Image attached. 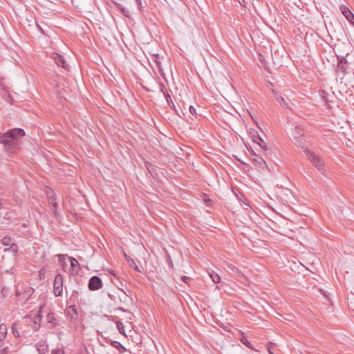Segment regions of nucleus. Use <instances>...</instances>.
Returning a JSON list of instances; mask_svg holds the SVG:
<instances>
[{
	"instance_id": "31",
	"label": "nucleus",
	"mask_w": 354,
	"mask_h": 354,
	"mask_svg": "<svg viewBox=\"0 0 354 354\" xmlns=\"http://www.w3.org/2000/svg\"><path fill=\"white\" fill-rule=\"evenodd\" d=\"M189 110L190 113L192 115H194V116H196L197 115L196 110V109L193 106H190Z\"/></svg>"
},
{
	"instance_id": "38",
	"label": "nucleus",
	"mask_w": 354,
	"mask_h": 354,
	"mask_svg": "<svg viewBox=\"0 0 354 354\" xmlns=\"http://www.w3.org/2000/svg\"><path fill=\"white\" fill-rule=\"evenodd\" d=\"M189 278L188 277H186V276H183V277H182V279H183L185 283H187V280H189Z\"/></svg>"
},
{
	"instance_id": "16",
	"label": "nucleus",
	"mask_w": 354,
	"mask_h": 354,
	"mask_svg": "<svg viewBox=\"0 0 354 354\" xmlns=\"http://www.w3.org/2000/svg\"><path fill=\"white\" fill-rule=\"evenodd\" d=\"M125 258H126L127 261H128V263H129V266L131 268H133L136 271H137L138 272H141V270H140L138 266L136 265V263H135L133 259H132L130 257L127 256V254H125Z\"/></svg>"
},
{
	"instance_id": "23",
	"label": "nucleus",
	"mask_w": 354,
	"mask_h": 354,
	"mask_svg": "<svg viewBox=\"0 0 354 354\" xmlns=\"http://www.w3.org/2000/svg\"><path fill=\"white\" fill-rule=\"evenodd\" d=\"M240 340H241V343L243 344L244 345H245L248 348H249L250 349H253V346H252V344L247 339V338L245 336H243L240 339Z\"/></svg>"
},
{
	"instance_id": "1",
	"label": "nucleus",
	"mask_w": 354,
	"mask_h": 354,
	"mask_svg": "<svg viewBox=\"0 0 354 354\" xmlns=\"http://www.w3.org/2000/svg\"><path fill=\"white\" fill-rule=\"evenodd\" d=\"M25 132L22 129H12L6 133H0V143L3 144L6 150L12 151L15 145V140L23 137Z\"/></svg>"
},
{
	"instance_id": "39",
	"label": "nucleus",
	"mask_w": 354,
	"mask_h": 354,
	"mask_svg": "<svg viewBox=\"0 0 354 354\" xmlns=\"http://www.w3.org/2000/svg\"><path fill=\"white\" fill-rule=\"evenodd\" d=\"M37 26L38 29L39 30V31H40L41 33H44V31H43L42 28H41L38 24H37Z\"/></svg>"
},
{
	"instance_id": "29",
	"label": "nucleus",
	"mask_w": 354,
	"mask_h": 354,
	"mask_svg": "<svg viewBox=\"0 0 354 354\" xmlns=\"http://www.w3.org/2000/svg\"><path fill=\"white\" fill-rule=\"evenodd\" d=\"M8 349V346L2 347L1 343L0 342V354H7Z\"/></svg>"
},
{
	"instance_id": "41",
	"label": "nucleus",
	"mask_w": 354,
	"mask_h": 354,
	"mask_svg": "<svg viewBox=\"0 0 354 354\" xmlns=\"http://www.w3.org/2000/svg\"><path fill=\"white\" fill-rule=\"evenodd\" d=\"M243 203L247 205V206H250L249 205V203L248 201H245V202H243Z\"/></svg>"
},
{
	"instance_id": "30",
	"label": "nucleus",
	"mask_w": 354,
	"mask_h": 354,
	"mask_svg": "<svg viewBox=\"0 0 354 354\" xmlns=\"http://www.w3.org/2000/svg\"><path fill=\"white\" fill-rule=\"evenodd\" d=\"M227 267L228 268L232 270V272H239V268H236V266L232 265V264H229L227 265Z\"/></svg>"
},
{
	"instance_id": "27",
	"label": "nucleus",
	"mask_w": 354,
	"mask_h": 354,
	"mask_svg": "<svg viewBox=\"0 0 354 354\" xmlns=\"http://www.w3.org/2000/svg\"><path fill=\"white\" fill-rule=\"evenodd\" d=\"M48 201L50 204L53 205V207H57V204L55 202V197H54V196L49 197Z\"/></svg>"
},
{
	"instance_id": "2",
	"label": "nucleus",
	"mask_w": 354,
	"mask_h": 354,
	"mask_svg": "<svg viewBox=\"0 0 354 354\" xmlns=\"http://www.w3.org/2000/svg\"><path fill=\"white\" fill-rule=\"evenodd\" d=\"M292 142L298 147L304 149L306 147V134L301 126H295L291 133Z\"/></svg>"
},
{
	"instance_id": "19",
	"label": "nucleus",
	"mask_w": 354,
	"mask_h": 354,
	"mask_svg": "<svg viewBox=\"0 0 354 354\" xmlns=\"http://www.w3.org/2000/svg\"><path fill=\"white\" fill-rule=\"evenodd\" d=\"M71 267L73 271H77V268H79L80 265L78 261L73 257H69Z\"/></svg>"
},
{
	"instance_id": "3",
	"label": "nucleus",
	"mask_w": 354,
	"mask_h": 354,
	"mask_svg": "<svg viewBox=\"0 0 354 354\" xmlns=\"http://www.w3.org/2000/svg\"><path fill=\"white\" fill-rule=\"evenodd\" d=\"M306 153L308 158L310 160L313 165L317 167L318 170L322 171L324 169V163L320 158L317 156L314 152L308 149H306Z\"/></svg>"
},
{
	"instance_id": "43",
	"label": "nucleus",
	"mask_w": 354,
	"mask_h": 354,
	"mask_svg": "<svg viewBox=\"0 0 354 354\" xmlns=\"http://www.w3.org/2000/svg\"><path fill=\"white\" fill-rule=\"evenodd\" d=\"M2 207V201L0 199V208Z\"/></svg>"
},
{
	"instance_id": "9",
	"label": "nucleus",
	"mask_w": 354,
	"mask_h": 354,
	"mask_svg": "<svg viewBox=\"0 0 354 354\" xmlns=\"http://www.w3.org/2000/svg\"><path fill=\"white\" fill-rule=\"evenodd\" d=\"M55 62L58 66H60L63 68H68V64L65 60L64 57L62 55L57 54L54 57Z\"/></svg>"
},
{
	"instance_id": "37",
	"label": "nucleus",
	"mask_w": 354,
	"mask_h": 354,
	"mask_svg": "<svg viewBox=\"0 0 354 354\" xmlns=\"http://www.w3.org/2000/svg\"><path fill=\"white\" fill-rule=\"evenodd\" d=\"M147 169H148L149 171L151 174H153V172H154V170H155V169H153V168H152V169H150L148 166H147Z\"/></svg>"
},
{
	"instance_id": "11",
	"label": "nucleus",
	"mask_w": 354,
	"mask_h": 354,
	"mask_svg": "<svg viewBox=\"0 0 354 354\" xmlns=\"http://www.w3.org/2000/svg\"><path fill=\"white\" fill-rule=\"evenodd\" d=\"M338 63L337 66V68L338 71H341L342 72H344L347 68V60L344 57H338Z\"/></svg>"
},
{
	"instance_id": "8",
	"label": "nucleus",
	"mask_w": 354,
	"mask_h": 354,
	"mask_svg": "<svg viewBox=\"0 0 354 354\" xmlns=\"http://www.w3.org/2000/svg\"><path fill=\"white\" fill-rule=\"evenodd\" d=\"M340 10L343 15L348 19L349 22L354 24V15L352 12L345 6H342Z\"/></svg>"
},
{
	"instance_id": "13",
	"label": "nucleus",
	"mask_w": 354,
	"mask_h": 354,
	"mask_svg": "<svg viewBox=\"0 0 354 354\" xmlns=\"http://www.w3.org/2000/svg\"><path fill=\"white\" fill-rule=\"evenodd\" d=\"M47 321L51 324L52 327H54L58 324V321L55 317V315L53 313H48L47 315Z\"/></svg>"
},
{
	"instance_id": "12",
	"label": "nucleus",
	"mask_w": 354,
	"mask_h": 354,
	"mask_svg": "<svg viewBox=\"0 0 354 354\" xmlns=\"http://www.w3.org/2000/svg\"><path fill=\"white\" fill-rule=\"evenodd\" d=\"M68 315L71 317V319L75 320L77 319L78 313H77V309L75 306H71L68 308Z\"/></svg>"
},
{
	"instance_id": "17",
	"label": "nucleus",
	"mask_w": 354,
	"mask_h": 354,
	"mask_svg": "<svg viewBox=\"0 0 354 354\" xmlns=\"http://www.w3.org/2000/svg\"><path fill=\"white\" fill-rule=\"evenodd\" d=\"M7 334V326L4 324H0V342L4 339Z\"/></svg>"
},
{
	"instance_id": "28",
	"label": "nucleus",
	"mask_w": 354,
	"mask_h": 354,
	"mask_svg": "<svg viewBox=\"0 0 354 354\" xmlns=\"http://www.w3.org/2000/svg\"><path fill=\"white\" fill-rule=\"evenodd\" d=\"M66 255H64V254L58 255V261L61 265L64 264V261L66 259Z\"/></svg>"
},
{
	"instance_id": "26",
	"label": "nucleus",
	"mask_w": 354,
	"mask_h": 354,
	"mask_svg": "<svg viewBox=\"0 0 354 354\" xmlns=\"http://www.w3.org/2000/svg\"><path fill=\"white\" fill-rule=\"evenodd\" d=\"M274 346H275V344L274 343L269 342V344L267 346V350H268L269 353L274 354L273 351H274Z\"/></svg>"
},
{
	"instance_id": "7",
	"label": "nucleus",
	"mask_w": 354,
	"mask_h": 354,
	"mask_svg": "<svg viewBox=\"0 0 354 354\" xmlns=\"http://www.w3.org/2000/svg\"><path fill=\"white\" fill-rule=\"evenodd\" d=\"M252 140L259 145V146L264 151H267L268 149L266 145V142L260 137L257 131H254L252 136Z\"/></svg>"
},
{
	"instance_id": "35",
	"label": "nucleus",
	"mask_w": 354,
	"mask_h": 354,
	"mask_svg": "<svg viewBox=\"0 0 354 354\" xmlns=\"http://www.w3.org/2000/svg\"><path fill=\"white\" fill-rule=\"evenodd\" d=\"M160 91L162 92L164 95L165 93H168L165 86L162 84L160 85Z\"/></svg>"
},
{
	"instance_id": "36",
	"label": "nucleus",
	"mask_w": 354,
	"mask_h": 354,
	"mask_svg": "<svg viewBox=\"0 0 354 354\" xmlns=\"http://www.w3.org/2000/svg\"><path fill=\"white\" fill-rule=\"evenodd\" d=\"M136 3H137L139 9L141 10V5H142L141 0H136Z\"/></svg>"
},
{
	"instance_id": "21",
	"label": "nucleus",
	"mask_w": 354,
	"mask_h": 354,
	"mask_svg": "<svg viewBox=\"0 0 354 354\" xmlns=\"http://www.w3.org/2000/svg\"><path fill=\"white\" fill-rule=\"evenodd\" d=\"M255 156L256 158H254L253 161L257 165H258L259 167H262L264 164H266L265 160L261 157L258 156L257 155Z\"/></svg>"
},
{
	"instance_id": "18",
	"label": "nucleus",
	"mask_w": 354,
	"mask_h": 354,
	"mask_svg": "<svg viewBox=\"0 0 354 354\" xmlns=\"http://www.w3.org/2000/svg\"><path fill=\"white\" fill-rule=\"evenodd\" d=\"M114 4L116 6L117 8L121 10L122 13L129 17V12L127 10L122 4L119 3L114 2Z\"/></svg>"
},
{
	"instance_id": "32",
	"label": "nucleus",
	"mask_w": 354,
	"mask_h": 354,
	"mask_svg": "<svg viewBox=\"0 0 354 354\" xmlns=\"http://www.w3.org/2000/svg\"><path fill=\"white\" fill-rule=\"evenodd\" d=\"M116 324H117L118 329L122 333V330H124L123 324L121 322L118 321Z\"/></svg>"
},
{
	"instance_id": "34",
	"label": "nucleus",
	"mask_w": 354,
	"mask_h": 354,
	"mask_svg": "<svg viewBox=\"0 0 354 354\" xmlns=\"http://www.w3.org/2000/svg\"><path fill=\"white\" fill-rule=\"evenodd\" d=\"M52 354H64V353L62 349H57V350H53L52 351Z\"/></svg>"
},
{
	"instance_id": "4",
	"label": "nucleus",
	"mask_w": 354,
	"mask_h": 354,
	"mask_svg": "<svg viewBox=\"0 0 354 354\" xmlns=\"http://www.w3.org/2000/svg\"><path fill=\"white\" fill-rule=\"evenodd\" d=\"M63 292V277L58 273L55 277L53 282V292L56 297L61 296Z\"/></svg>"
},
{
	"instance_id": "20",
	"label": "nucleus",
	"mask_w": 354,
	"mask_h": 354,
	"mask_svg": "<svg viewBox=\"0 0 354 354\" xmlns=\"http://www.w3.org/2000/svg\"><path fill=\"white\" fill-rule=\"evenodd\" d=\"M209 275L211 277L212 280L214 283H218L221 281L220 276L217 273L214 272V271H212V272H209Z\"/></svg>"
},
{
	"instance_id": "5",
	"label": "nucleus",
	"mask_w": 354,
	"mask_h": 354,
	"mask_svg": "<svg viewBox=\"0 0 354 354\" xmlns=\"http://www.w3.org/2000/svg\"><path fill=\"white\" fill-rule=\"evenodd\" d=\"M1 242L3 245L10 246L9 248L4 250L5 252L10 251L13 253L14 255H16L17 254L18 246L17 244L13 243L10 237L5 236L4 238H3Z\"/></svg>"
},
{
	"instance_id": "24",
	"label": "nucleus",
	"mask_w": 354,
	"mask_h": 354,
	"mask_svg": "<svg viewBox=\"0 0 354 354\" xmlns=\"http://www.w3.org/2000/svg\"><path fill=\"white\" fill-rule=\"evenodd\" d=\"M320 96L322 97V98L323 100H325L326 102H330V100H329V94H328L326 91H320Z\"/></svg>"
},
{
	"instance_id": "40",
	"label": "nucleus",
	"mask_w": 354,
	"mask_h": 354,
	"mask_svg": "<svg viewBox=\"0 0 354 354\" xmlns=\"http://www.w3.org/2000/svg\"><path fill=\"white\" fill-rule=\"evenodd\" d=\"M53 212L55 214H57V207H53Z\"/></svg>"
},
{
	"instance_id": "10",
	"label": "nucleus",
	"mask_w": 354,
	"mask_h": 354,
	"mask_svg": "<svg viewBox=\"0 0 354 354\" xmlns=\"http://www.w3.org/2000/svg\"><path fill=\"white\" fill-rule=\"evenodd\" d=\"M37 350L39 354H46L48 353V346L45 341L41 340L36 344Z\"/></svg>"
},
{
	"instance_id": "14",
	"label": "nucleus",
	"mask_w": 354,
	"mask_h": 354,
	"mask_svg": "<svg viewBox=\"0 0 354 354\" xmlns=\"http://www.w3.org/2000/svg\"><path fill=\"white\" fill-rule=\"evenodd\" d=\"M274 93L275 98L277 100V102L283 106L289 107L288 102L286 99H284L281 95L277 94L276 92L273 91Z\"/></svg>"
},
{
	"instance_id": "25",
	"label": "nucleus",
	"mask_w": 354,
	"mask_h": 354,
	"mask_svg": "<svg viewBox=\"0 0 354 354\" xmlns=\"http://www.w3.org/2000/svg\"><path fill=\"white\" fill-rule=\"evenodd\" d=\"M12 333L14 334V335L15 337H19L20 336L19 332L17 330V325L16 323H14L12 325Z\"/></svg>"
},
{
	"instance_id": "6",
	"label": "nucleus",
	"mask_w": 354,
	"mask_h": 354,
	"mask_svg": "<svg viewBox=\"0 0 354 354\" xmlns=\"http://www.w3.org/2000/svg\"><path fill=\"white\" fill-rule=\"evenodd\" d=\"M102 282L101 279L97 276H93L88 281V288L91 290H97L101 288Z\"/></svg>"
},
{
	"instance_id": "15",
	"label": "nucleus",
	"mask_w": 354,
	"mask_h": 354,
	"mask_svg": "<svg viewBox=\"0 0 354 354\" xmlns=\"http://www.w3.org/2000/svg\"><path fill=\"white\" fill-rule=\"evenodd\" d=\"M111 345L115 348L116 349H118L120 353H124L127 350H126V348L122 345L118 341H111Z\"/></svg>"
},
{
	"instance_id": "33",
	"label": "nucleus",
	"mask_w": 354,
	"mask_h": 354,
	"mask_svg": "<svg viewBox=\"0 0 354 354\" xmlns=\"http://www.w3.org/2000/svg\"><path fill=\"white\" fill-rule=\"evenodd\" d=\"M1 293L4 297H7L8 295V289L6 288H3Z\"/></svg>"
},
{
	"instance_id": "22",
	"label": "nucleus",
	"mask_w": 354,
	"mask_h": 354,
	"mask_svg": "<svg viewBox=\"0 0 354 354\" xmlns=\"http://www.w3.org/2000/svg\"><path fill=\"white\" fill-rule=\"evenodd\" d=\"M165 99L167 100V102L168 105L171 108L175 109V105H174V102L172 101L171 95L169 93H165Z\"/></svg>"
},
{
	"instance_id": "42",
	"label": "nucleus",
	"mask_w": 354,
	"mask_h": 354,
	"mask_svg": "<svg viewBox=\"0 0 354 354\" xmlns=\"http://www.w3.org/2000/svg\"><path fill=\"white\" fill-rule=\"evenodd\" d=\"M16 296H17V297L19 296V291H18V290H17V291H16Z\"/></svg>"
}]
</instances>
